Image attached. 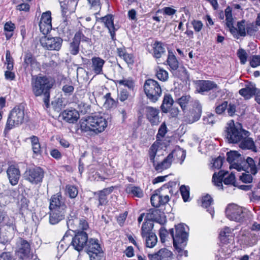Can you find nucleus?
Listing matches in <instances>:
<instances>
[{"label":"nucleus","instance_id":"18","mask_svg":"<svg viewBox=\"0 0 260 260\" xmlns=\"http://www.w3.org/2000/svg\"><path fill=\"white\" fill-rule=\"evenodd\" d=\"M226 155V160L231 164L230 169H236L238 171L243 170L241 164L239 163L242 159L240 154L236 151H231L228 152Z\"/></svg>","mask_w":260,"mask_h":260},{"label":"nucleus","instance_id":"31","mask_svg":"<svg viewBox=\"0 0 260 260\" xmlns=\"http://www.w3.org/2000/svg\"><path fill=\"white\" fill-rule=\"evenodd\" d=\"M257 88L254 84H249L246 86L245 87L241 89L239 91V94L244 97L246 99H250L252 95L255 94Z\"/></svg>","mask_w":260,"mask_h":260},{"label":"nucleus","instance_id":"54","mask_svg":"<svg viewBox=\"0 0 260 260\" xmlns=\"http://www.w3.org/2000/svg\"><path fill=\"white\" fill-rule=\"evenodd\" d=\"M6 59L7 64V69L8 70H13L14 65V60L11 55L9 50H7L6 54Z\"/></svg>","mask_w":260,"mask_h":260},{"label":"nucleus","instance_id":"35","mask_svg":"<svg viewBox=\"0 0 260 260\" xmlns=\"http://www.w3.org/2000/svg\"><path fill=\"white\" fill-rule=\"evenodd\" d=\"M103 21L104 22L105 26L108 28L113 38L115 35V27L114 25L113 18L111 15H108L102 18Z\"/></svg>","mask_w":260,"mask_h":260},{"label":"nucleus","instance_id":"22","mask_svg":"<svg viewBox=\"0 0 260 260\" xmlns=\"http://www.w3.org/2000/svg\"><path fill=\"white\" fill-rule=\"evenodd\" d=\"M145 112L147 118L152 125H157L160 123L159 110L158 109L148 106L146 107Z\"/></svg>","mask_w":260,"mask_h":260},{"label":"nucleus","instance_id":"51","mask_svg":"<svg viewBox=\"0 0 260 260\" xmlns=\"http://www.w3.org/2000/svg\"><path fill=\"white\" fill-rule=\"evenodd\" d=\"M250 168V172L253 175H255L257 172V168L253 158L248 157L246 160Z\"/></svg>","mask_w":260,"mask_h":260},{"label":"nucleus","instance_id":"28","mask_svg":"<svg viewBox=\"0 0 260 260\" xmlns=\"http://www.w3.org/2000/svg\"><path fill=\"white\" fill-rule=\"evenodd\" d=\"M169 201V198L168 195L163 196L162 194L155 193L151 197V203L153 207H158L161 205H165Z\"/></svg>","mask_w":260,"mask_h":260},{"label":"nucleus","instance_id":"47","mask_svg":"<svg viewBox=\"0 0 260 260\" xmlns=\"http://www.w3.org/2000/svg\"><path fill=\"white\" fill-rule=\"evenodd\" d=\"M175 232V234L174 230L173 229H171L169 230V233L173 239V246L176 250H178L179 249V233L176 228Z\"/></svg>","mask_w":260,"mask_h":260},{"label":"nucleus","instance_id":"58","mask_svg":"<svg viewBox=\"0 0 260 260\" xmlns=\"http://www.w3.org/2000/svg\"><path fill=\"white\" fill-rule=\"evenodd\" d=\"M213 200L211 197L209 195L207 194L202 198V206L205 208H208L210 206Z\"/></svg>","mask_w":260,"mask_h":260},{"label":"nucleus","instance_id":"42","mask_svg":"<svg viewBox=\"0 0 260 260\" xmlns=\"http://www.w3.org/2000/svg\"><path fill=\"white\" fill-rule=\"evenodd\" d=\"M180 192L181 194L182 199L184 202L190 201V188L188 186L182 185L180 186Z\"/></svg>","mask_w":260,"mask_h":260},{"label":"nucleus","instance_id":"16","mask_svg":"<svg viewBox=\"0 0 260 260\" xmlns=\"http://www.w3.org/2000/svg\"><path fill=\"white\" fill-rule=\"evenodd\" d=\"M30 252V245L25 240L20 239L17 244L16 254L21 259L29 257Z\"/></svg>","mask_w":260,"mask_h":260},{"label":"nucleus","instance_id":"49","mask_svg":"<svg viewBox=\"0 0 260 260\" xmlns=\"http://www.w3.org/2000/svg\"><path fill=\"white\" fill-rule=\"evenodd\" d=\"M225 20L226 21L227 26L231 29L233 27V18L232 16V10L228 7L225 10Z\"/></svg>","mask_w":260,"mask_h":260},{"label":"nucleus","instance_id":"3","mask_svg":"<svg viewBox=\"0 0 260 260\" xmlns=\"http://www.w3.org/2000/svg\"><path fill=\"white\" fill-rule=\"evenodd\" d=\"M224 134L229 143H236L240 142L244 136H248L249 132L242 128L240 123H234L233 120L227 123Z\"/></svg>","mask_w":260,"mask_h":260},{"label":"nucleus","instance_id":"44","mask_svg":"<svg viewBox=\"0 0 260 260\" xmlns=\"http://www.w3.org/2000/svg\"><path fill=\"white\" fill-rule=\"evenodd\" d=\"M15 28V24L11 22H7L4 25V30L7 39H9L13 36Z\"/></svg>","mask_w":260,"mask_h":260},{"label":"nucleus","instance_id":"36","mask_svg":"<svg viewBox=\"0 0 260 260\" xmlns=\"http://www.w3.org/2000/svg\"><path fill=\"white\" fill-rule=\"evenodd\" d=\"M167 62L172 70H176L179 67V62L173 52L169 51Z\"/></svg>","mask_w":260,"mask_h":260},{"label":"nucleus","instance_id":"37","mask_svg":"<svg viewBox=\"0 0 260 260\" xmlns=\"http://www.w3.org/2000/svg\"><path fill=\"white\" fill-rule=\"evenodd\" d=\"M127 193L132 194L134 196L138 198H141L143 196L142 190L137 186H135L133 185H129L126 188Z\"/></svg>","mask_w":260,"mask_h":260},{"label":"nucleus","instance_id":"17","mask_svg":"<svg viewBox=\"0 0 260 260\" xmlns=\"http://www.w3.org/2000/svg\"><path fill=\"white\" fill-rule=\"evenodd\" d=\"M40 31L44 34H48L52 29L51 13L47 11L42 14L39 23Z\"/></svg>","mask_w":260,"mask_h":260},{"label":"nucleus","instance_id":"10","mask_svg":"<svg viewBox=\"0 0 260 260\" xmlns=\"http://www.w3.org/2000/svg\"><path fill=\"white\" fill-rule=\"evenodd\" d=\"M228 172L220 171L218 174L215 173L212 177V181L217 186L220 187L222 186V181L225 184H233L235 182V175L232 172L228 177L225 176L228 174Z\"/></svg>","mask_w":260,"mask_h":260},{"label":"nucleus","instance_id":"5","mask_svg":"<svg viewBox=\"0 0 260 260\" xmlns=\"http://www.w3.org/2000/svg\"><path fill=\"white\" fill-rule=\"evenodd\" d=\"M225 214L230 220L241 223L248 218L249 212L245 208L235 204H231L226 207Z\"/></svg>","mask_w":260,"mask_h":260},{"label":"nucleus","instance_id":"25","mask_svg":"<svg viewBox=\"0 0 260 260\" xmlns=\"http://www.w3.org/2000/svg\"><path fill=\"white\" fill-rule=\"evenodd\" d=\"M173 255L172 252L166 248H162L157 252L149 254L150 260H168Z\"/></svg>","mask_w":260,"mask_h":260},{"label":"nucleus","instance_id":"50","mask_svg":"<svg viewBox=\"0 0 260 260\" xmlns=\"http://www.w3.org/2000/svg\"><path fill=\"white\" fill-rule=\"evenodd\" d=\"M167 133V127L165 122H163L159 127L158 133L156 135V141L161 143V139L163 138Z\"/></svg>","mask_w":260,"mask_h":260},{"label":"nucleus","instance_id":"59","mask_svg":"<svg viewBox=\"0 0 260 260\" xmlns=\"http://www.w3.org/2000/svg\"><path fill=\"white\" fill-rule=\"evenodd\" d=\"M169 185L170 186V193L172 194L176 195L179 191V184H177L175 182H171L169 183Z\"/></svg>","mask_w":260,"mask_h":260},{"label":"nucleus","instance_id":"2","mask_svg":"<svg viewBox=\"0 0 260 260\" xmlns=\"http://www.w3.org/2000/svg\"><path fill=\"white\" fill-rule=\"evenodd\" d=\"M108 125L107 120L101 115L89 116L86 119L80 122L82 132L90 135H97L104 132Z\"/></svg>","mask_w":260,"mask_h":260},{"label":"nucleus","instance_id":"52","mask_svg":"<svg viewBox=\"0 0 260 260\" xmlns=\"http://www.w3.org/2000/svg\"><path fill=\"white\" fill-rule=\"evenodd\" d=\"M257 26L253 23H246V35L253 36L257 31Z\"/></svg>","mask_w":260,"mask_h":260},{"label":"nucleus","instance_id":"6","mask_svg":"<svg viewBox=\"0 0 260 260\" xmlns=\"http://www.w3.org/2000/svg\"><path fill=\"white\" fill-rule=\"evenodd\" d=\"M146 96L152 102H156L161 95L162 90L158 83L153 79H147L144 85Z\"/></svg>","mask_w":260,"mask_h":260},{"label":"nucleus","instance_id":"7","mask_svg":"<svg viewBox=\"0 0 260 260\" xmlns=\"http://www.w3.org/2000/svg\"><path fill=\"white\" fill-rule=\"evenodd\" d=\"M24 118V110L20 107H15L10 112L6 128L11 129L16 125L23 123Z\"/></svg>","mask_w":260,"mask_h":260},{"label":"nucleus","instance_id":"33","mask_svg":"<svg viewBox=\"0 0 260 260\" xmlns=\"http://www.w3.org/2000/svg\"><path fill=\"white\" fill-rule=\"evenodd\" d=\"M194 102L192 101L191 97L189 95H186L180 98V107L181 111H183L192 108Z\"/></svg>","mask_w":260,"mask_h":260},{"label":"nucleus","instance_id":"57","mask_svg":"<svg viewBox=\"0 0 260 260\" xmlns=\"http://www.w3.org/2000/svg\"><path fill=\"white\" fill-rule=\"evenodd\" d=\"M238 56L242 64H245L247 61V54L243 49H240L237 52Z\"/></svg>","mask_w":260,"mask_h":260},{"label":"nucleus","instance_id":"24","mask_svg":"<svg viewBox=\"0 0 260 260\" xmlns=\"http://www.w3.org/2000/svg\"><path fill=\"white\" fill-rule=\"evenodd\" d=\"M62 119L66 121L74 123L77 121L79 118V114L76 110H66L61 113Z\"/></svg>","mask_w":260,"mask_h":260},{"label":"nucleus","instance_id":"56","mask_svg":"<svg viewBox=\"0 0 260 260\" xmlns=\"http://www.w3.org/2000/svg\"><path fill=\"white\" fill-rule=\"evenodd\" d=\"M105 102L104 103V106L106 108H111L115 104L114 100L111 97V94L110 93H107L105 96Z\"/></svg>","mask_w":260,"mask_h":260},{"label":"nucleus","instance_id":"61","mask_svg":"<svg viewBox=\"0 0 260 260\" xmlns=\"http://www.w3.org/2000/svg\"><path fill=\"white\" fill-rule=\"evenodd\" d=\"M180 73H181V80H183L186 84H187V82L189 80V75L184 67L180 68Z\"/></svg>","mask_w":260,"mask_h":260},{"label":"nucleus","instance_id":"26","mask_svg":"<svg viewBox=\"0 0 260 260\" xmlns=\"http://www.w3.org/2000/svg\"><path fill=\"white\" fill-rule=\"evenodd\" d=\"M198 91L203 93L212 89H218L217 85L214 82L209 80H201L198 84Z\"/></svg>","mask_w":260,"mask_h":260},{"label":"nucleus","instance_id":"43","mask_svg":"<svg viewBox=\"0 0 260 260\" xmlns=\"http://www.w3.org/2000/svg\"><path fill=\"white\" fill-rule=\"evenodd\" d=\"M146 237V246L149 248L154 247L157 242V238L156 235L151 233Z\"/></svg>","mask_w":260,"mask_h":260},{"label":"nucleus","instance_id":"20","mask_svg":"<svg viewBox=\"0 0 260 260\" xmlns=\"http://www.w3.org/2000/svg\"><path fill=\"white\" fill-rule=\"evenodd\" d=\"M49 209L66 211L67 206L60 193H57L52 196L50 199Z\"/></svg>","mask_w":260,"mask_h":260},{"label":"nucleus","instance_id":"34","mask_svg":"<svg viewBox=\"0 0 260 260\" xmlns=\"http://www.w3.org/2000/svg\"><path fill=\"white\" fill-rule=\"evenodd\" d=\"M113 189L114 187L111 186L104 188L97 193L99 197V205H103L107 203V196L113 191Z\"/></svg>","mask_w":260,"mask_h":260},{"label":"nucleus","instance_id":"11","mask_svg":"<svg viewBox=\"0 0 260 260\" xmlns=\"http://www.w3.org/2000/svg\"><path fill=\"white\" fill-rule=\"evenodd\" d=\"M41 45L50 50L58 51L61 47L62 40L60 37H42L40 40Z\"/></svg>","mask_w":260,"mask_h":260},{"label":"nucleus","instance_id":"27","mask_svg":"<svg viewBox=\"0 0 260 260\" xmlns=\"http://www.w3.org/2000/svg\"><path fill=\"white\" fill-rule=\"evenodd\" d=\"M49 222L51 224H55L64 219L66 211L60 210H50Z\"/></svg>","mask_w":260,"mask_h":260},{"label":"nucleus","instance_id":"1","mask_svg":"<svg viewBox=\"0 0 260 260\" xmlns=\"http://www.w3.org/2000/svg\"><path fill=\"white\" fill-rule=\"evenodd\" d=\"M54 84V80L51 77L41 75L32 76L31 87L33 94L36 96H44L46 107L49 106L50 91Z\"/></svg>","mask_w":260,"mask_h":260},{"label":"nucleus","instance_id":"30","mask_svg":"<svg viewBox=\"0 0 260 260\" xmlns=\"http://www.w3.org/2000/svg\"><path fill=\"white\" fill-rule=\"evenodd\" d=\"M115 83L119 87L124 86L127 88L129 91H133L135 87V82L132 77L123 78L115 81Z\"/></svg>","mask_w":260,"mask_h":260},{"label":"nucleus","instance_id":"38","mask_svg":"<svg viewBox=\"0 0 260 260\" xmlns=\"http://www.w3.org/2000/svg\"><path fill=\"white\" fill-rule=\"evenodd\" d=\"M161 142L156 141L151 145L149 150V156L150 161H154L157 152L161 145Z\"/></svg>","mask_w":260,"mask_h":260},{"label":"nucleus","instance_id":"63","mask_svg":"<svg viewBox=\"0 0 260 260\" xmlns=\"http://www.w3.org/2000/svg\"><path fill=\"white\" fill-rule=\"evenodd\" d=\"M24 61V63L26 65V67L29 65L32 64L35 61L32 55L29 53H26L25 55Z\"/></svg>","mask_w":260,"mask_h":260},{"label":"nucleus","instance_id":"41","mask_svg":"<svg viewBox=\"0 0 260 260\" xmlns=\"http://www.w3.org/2000/svg\"><path fill=\"white\" fill-rule=\"evenodd\" d=\"M165 52V48L162 46L161 43L156 42L154 43L153 47V53L155 57L157 58H160Z\"/></svg>","mask_w":260,"mask_h":260},{"label":"nucleus","instance_id":"32","mask_svg":"<svg viewBox=\"0 0 260 260\" xmlns=\"http://www.w3.org/2000/svg\"><path fill=\"white\" fill-rule=\"evenodd\" d=\"M189 231V229L187 225L180 223V244H182L183 246L187 244Z\"/></svg>","mask_w":260,"mask_h":260},{"label":"nucleus","instance_id":"60","mask_svg":"<svg viewBox=\"0 0 260 260\" xmlns=\"http://www.w3.org/2000/svg\"><path fill=\"white\" fill-rule=\"evenodd\" d=\"M129 95V91L126 89H122L118 94V98L121 102H124L128 99Z\"/></svg>","mask_w":260,"mask_h":260},{"label":"nucleus","instance_id":"21","mask_svg":"<svg viewBox=\"0 0 260 260\" xmlns=\"http://www.w3.org/2000/svg\"><path fill=\"white\" fill-rule=\"evenodd\" d=\"M174 102V100L170 94H165L162 103L160 106L162 112L166 113L170 111L172 116L175 117L177 116L178 114V110L176 111L174 110H174L172 108Z\"/></svg>","mask_w":260,"mask_h":260},{"label":"nucleus","instance_id":"62","mask_svg":"<svg viewBox=\"0 0 260 260\" xmlns=\"http://www.w3.org/2000/svg\"><path fill=\"white\" fill-rule=\"evenodd\" d=\"M250 64L252 68H255L257 67V66H260V56H252L250 62Z\"/></svg>","mask_w":260,"mask_h":260},{"label":"nucleus","instance_id":"48","mask_svg":"<svg viewBox=\"0 0 260 260\" xmlns=\"http://www.w3.org/2000/svg\"><path fill=\"white\" fill-rule=\"evenodd\" d=\"M80 43L75 40L73 39V41L70 44L69 51L70 53L73 55H77L79 52Z\"/></svg>","mask_w":260,"mask_h":260},{"label":"nucleus","instance_id":"15","mask_svg":"<svg viewBox=\"0 0 260 260\" xmlns=\"http://www.w3.org/2000/svg\"><path fill=\"white\" fill-rule=\"evenodd\" d=\"M146 218L151 222L155 221L161 225H164L167 222L165 213L156 209H150L147 213Z\"/></svg>","mask_w":260,"mask_h":260},{"label":"nucleus","instance_id":"14","mask_svg":"<svg viewBox=\"0 0 260 260\" xmlns=\"http://www.w3.org/2000/svg\"><path fill=\"white\" fill-rule=\"evenodd\" d=\"M6 172L9 183L12 186L17 185L21 176L18 166L16 164L9 165Z\"/></svg>","mask_w":260,"mask_h":260},{"label":"nucleus","instance_id":"53","mask_svg":"<svg viewBox=\"0 0 260 260\" xmlns=\"http://www.w3.org/2000/svg\"><path fill=\"white\" fill-rule=\"evenodd\" d=\"M74 38L76 41L80 43V41L87 42L88 44H90L91 43V39L88 37H85L81 31L77 32Z\"/></svg>","mask_w":260,"mask_h":260},{"label":"nucleus","instance_id":"39","mask_svg":"<svg viewBox=\"0 0 260 260\" xmlns=\"http://www.w3.org/2000/svg\"><path fill=\"white\" fill-rule=\"evenodd\" d=\"M153 227V223L150 221L147 220V221L144 222L142 224L141 228V236L143 237H145L149 235V234H151L150 231L152 230Z\"/></svg>","mask_w":260,"mask_h":260},{"label":"nucleus","instance_id":"64","mask_svg":"<svg viewBox=\"0 0 260 260\" xmlns=\"http://www.w3.org/2000/svg\"><path fill=\"white\" fill-rule=\"evenodd\" d=\"M240 179L243 182L248 183L252 182V177L251 174L242 173V175L240 176Z\"/></svg>","mask_w":260,"mask_h":260},{"label":"nucleus","instance_id":"23","mask_svg":"<svg viewBox=\"0 0 260 260\" xmlns=\"http://www.w3.org/2000/svg\"><path fill=\"white\" fill-rule=\"evenodd\" d=\"M92 71L96 75L103 74V68L105 60L100 57L94 56L91 59Z\"/></svg>","mask_w":260,"mask_h":260},{"label":"nucleus","instance_id":"19","mask_svg":"<svg viewBox=\"0 0 260 260\" xmlns=\"http://www.w3.org/2000/svg\"><path fill=\"white\" fill-rule=\"evenodd\" d=\"M174 153H176V151L175 150L172 151L168 156L161 162H156L155 160L154 161H152L155 170L157 172L160 173L164 170L170 168L173 160Z\"/></svg>","mask_w":260,"mask_h":260},{"label":"nucleus","instance_id":"46","mask_svg":"<svg viewBox=\"0 0 260 260\" xmlns=\"http://www.w3.org/2000/svg\"><path fill=\"white\" fill-rule=\"evenodd\" d=\"M156 76L158 80L164 82L169 78L168 72L159 67L156 69Z\"/></svg>","mask_w":260,"mask_h":260},{"label":"nucleus","instance_id":"12","mask_svg":"<svg viewBox=\"0 0 260 260\" xmlns=\"http://www.w3.org/2000/svg\"><path fill=\"white\" fill-rule=\"evenodd\" d=\"M88 242V235L83 231L76 233L72 239V245L78 251L83 250Z\"/></svg>","mask_w":260,"mask_h":260},{"label":"nucleus","instance_id":"13","mask_svg":"<svg viewBox=\"0 0 260 260\" xmlns=\"http://www.w3.org/2000/svg\"><path fill=\"white\" fill-rule=\"evenodd\" d=\"M67 224L70 230L76 233L86 230L89 228L88 222L84 218H72L67 221Z\"/></svg>","mask_w":260,"mask_h":260},{"label":"nucleus","instance_id":"45","mask_svg":"<svg viewBox=\"0 0 260 260\" xmlns=\"http://www.w3.org/2000/svg\"><path fill=\"white\" fill-rule=\"evenodd\" d=\"M65 193L67 196H68L70 198H75L78 193V190L76 187L73 185H68L66 186Z\"/></svg>","mask_w":260,"mask_h":260},{"label":"nucleus","instance_id":"55","mask_svg":"<svg viewBox=\"0 0 260 260\" xmlns=\"http://www.w3.org/2000/svg\"><path fill=\"white\" fill-rule=\"evenodd\" d=\"M245 21L242 20L238 22V31L240 36L245 37L246 35V24Z\"/></svg>","mask_w":260,"mask_h":260},{"label":"nucleus","instance_id":"9","mask_svg":"<svg viewBox=\"0 0 260 260\" xmlns=\"http://www.w3.org/2000/svg\"><path fill=\"white\" fill-rule=\"evenodd\" d=\"M87 245V253L89 256L90 260H100L103 250L98 240L90 239Z\"/></svg>","mask_w":260,"mask_h":260},{"label":"nucleus","instance_id":"4","mask_svg":"<svg viewBox=\"0 0 260 260\" xmlns=\"http://www.w3.org/2000/svg\"><path fill=\"white\" fill-rule=\"evenodd\" d=\"M202 112V106L198 101H194L192 108L181 111L180 119L186 124H191L199 120Z\"/></svg>","mask_w":260,"mask_h":260},{"label":"nucleus","instance_id":"8","mask_svg":"<svg viewBox=\"0 0 260 260\" xmlns=\"http://www.w3.org/2000/svg\"><path fill=\"white\" fill-rule=\"evenodd\" d=\"M44 171L40 167L30 168L24 174V179L32 184H38L42 182L44 176Z\"/></svg>","mask_w":260,"mask_h":260},{"label":"nucleus","instance_id":"29","mask_svg":"<svg viewBox=\"0 0 260 260\" xmlns=\"http://www.w3.org/2000/svg\"><path fill=\"white\" fill-rule=\"evenodd\" d=\"M240 141L239 147L241 149L250 150L255 152H257L256 147L252 138H249L248 136H244Z\"/></svg>","mask_w":260,"mask_h":260},{"label":"nucleus","instance_id":"40","mask_svg":"<svg viewBox=\"0 0 260 260\" xmlns=\"http://www.w3.org/2000/svg\"><path fill=\"white\" fill-rule=\"evenodd\" d=\"M30 139L34 153L37 155L40 154L41 149L39 138L36 136H32Z\"/></svg>","mask_w":260,"mask_h":260}]
</instances>
